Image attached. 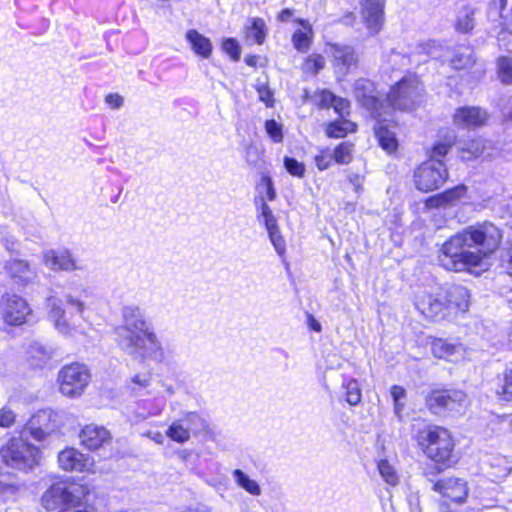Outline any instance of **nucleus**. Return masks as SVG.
Returning a JSON list of instances; mask_svg holds the SVG:
<instances>
[{"label": "nucleus", "mask_w": 512, "mask_h": 512, "mask_svg": "<svg viewBox=\"0 0 512 512\" xmlns=\"http://www.w3.org/2000/svg\"><path fill=\"white\" fill-rule=\"evenodd\" d=\"M502 238V231L491 222L468 226L443 243L438 255L439 264L455 272L479 266L496 251Z\"/></svg>", "instance_id": "f257e3e1"}, {"label": "nucleus", "mask_w": 512, "mask_h": 512, "mask_svg": "<svg viewBox=\"0 0 512 512\" xmlns=\"http://www.w3.org/2000/svg\"><path fill=\"white\" fill-rule=\"evenodd\" d=\"M121 315L122 324L115 329L118 347L133 358L162 362V342L143 309L138 305H126Z\"/></svg>", "instance_id": "f03ea898"}, {"label": "nucleus", "mask_w": 512, "mask_h": 512, "mask_svg": "<svg viewBox=\"0 0 512 512\" xmlns=\"http://www.w3.org/2000/svg\"><path fill=\"white\" fill-rule=\"evenodd\" d=\"M87 491L76 484L57 482L42 495V505L48 512H95L87 504Z\"/></svg>", "instance_id": "7ed1b4c3"}, {"label": "nucleus", "mask_w": 512, "mask_h": 512, "mask_svg": "<svg viewBox=\"0 0 512 512\" xmlns=\"http://www.w3.org/2000/svg\"><path fill=\"white\" fill-rule=\"evenodd\" d=\"M47 319L62 335L71 336L77 331L73 315H82L86 309L85 303L75 293L69 291L63 299L50 295L45 300Z\"/></svg>", "instance_id": "20e7f679"}, {"label": "nucleus", "mask_w": 512, "mask_h": 512, "mask_svg": "<svg viewBox=\"0 0 512 512\" xmlns=\"http://www.w3.org/2000/svg\"><path fill=\"white\" fill-rule=\"evenodd\" d=\"M414 439L431 460L447 463L452 459L455 443L448 429L438 425H424L416 431Z\"/></svg>", "instance_id": "39448f33"}, {"label": "nucleus", "mask_w": 512, "mask_h": 512, "mask_svg": "<svg viewBox=\"0 0 512 512\" xmlns=\"http://www.w3.org/2000/svg\"><path fill=\"white\" fill-rule=\"evenodd\" d=\"M26 435L21 431L19 437H12L0 448L3 463L25 473L39 466L42 458L41 450L27 442L24 438Z\"/></svg>", "instance_id": "423d86ee"}, {"label": "nucleus", "mask_w": 512, "mask_h": 512, "mask_svg": "<svg viewBox=\"0 0 512 512\" xmlns=\"http://www.w3.org/2000/svg\"><path fill=\"white\" fill-rule=\"evenodd\" d=\"M423 100V86L415 74H408L398 81L386 97L384 110L411 111L416 109Z\"/></svg>", "instance_id": "0eeeda50"}, {"label": "nucleus", "mask_w": 512, "mask_h": 512, "mask_svg": "<svg viewBox=\"0 0 512 512\" xmlns=\"http://www.w3.org/2000/svg\"><path fill=\"white\" fill-rule=\"evenodd\" d=\"M90 380L91 374L88 367L78 362L62 367L57 378L60 392L69 398L81 396Z\"/></svg>", "instance_id": "6e6552de"}, {"label": "nucleus", "mask_w": 512, "mask_h": 512, "mask_svg": "<svg viewBox=\"0 0 512 512\" xmlns=\"http://www.w3.org/2000/svg\"><path fill=\"white\" fill-rule=\"evenodd\" d=\"M448 171L442 160H427L414 172V182L418 190L429 192L438 189L446 181Z\"/></svg>", "instance_id": "1a4fd4ad"}, {"label": "nucleus", "mask_w": 512, "mask_h": 512, "mask_svg": "<svg viewBox=\"0 0 512 512\" xmlns=\"http://www.w3.org/2000/svg\"><path fill=\"white\" fill-rule=\"evenodd\" d=\"M62 425V415L52 409L36 412L25 424L22 431L36 441H44Z\"/></svg>", "instance_id": "9d476101"}, {"label": "nucleus", "mask_w": 512, "mask_h": 512, "mask_svg": "<svg viewBox=\"0 0 512 512\" xmlns=\"http://www.w3.org/2000/svg\"><path fill=\"white\" fill-rule=\"evenodd\" d=\"M415 307L426 318L433 320H442L450 316L451 306L446 305L445 290L442 288L420 291L415 297Z\"/></svg>", "instance_id": "9b49d317"}, {"label": "nucleus", "mask_w": 512, "mask_h": 512, "mask_svg": "<svg viewBox=\"0 0 512 512\" xmlns=\"http://www.w3.org/2000/svg\"><path fill=\"white\" fill-rule=\"evenodd\" d=\"M32 314V309L26 299L6 293L1 298V316L5 323L11 326L24 324Z\"/></svg>", "instance_id": "f8f14e48"}, {"label": "nucleus", "mask_w": 512, "mask_h": 512, "mask_svg": "<svg viewBox=\"0 0 512 512\" xmlns=\"http://www.w3.org/2000/svg\"><path fill=\"white\" fill-rule=\"evenodd\" d=\"M443 56V47L436 41H427L416 45L409 56L402 55L399 52H391L389 62L399 67L407 66L411 63L419 64L425 62L427 58H440Z\"/></svg>", "instance_id": "ddd939ff"}, {"label": "nucleus", "mask_w": 512, "mask_h": 512, "mask_svg": "<svg viewBox=\"0 0 512 512\" xmlns=\"http://www.w3.org/2000/svg\"><path fill=\"white\" fill-rule=\"evenodd\" d=\"M58 465L62 470L68 472H95L94 459L73 447L66 448L59 452Z\"/></svg>", "instance_id": "4468645a"}, {"label": "nucleus", "mask_w": 512, "mask_h": 512, "mask_svg": "<svg viewBox=\"0 0 512 512\" xmlns=\"http://www.w3.org/2000/svg\"><path fill=\"white\" fill-rule=\"evenodd\" d=\"M354 92L358 102L371 112L374 118H383L386 111L384 110V103L380 101L374 89V84L368 79H359L354 84Z\"/></svg>", "instance_id": "2eb2a0df"}, {"label": "nucleus", "mask_w": 512, "mask_h": 512, "mask_svg": "<svg viewBox=\"0 0 512 512\" xmlns=\"http://www.w3.org/2000/svg\"><path fill=\"white\" fill-rule=\"evenodd\" d=\"M487 18L499 34L508 33L512 38V0H492L487 9Z\"/></svg>", "instance_id": "dca6fc26"}, {"label": "nucleus", "mask_w": 512, "mask_h": 512, "mask_svg": "<svg viewBox=\"0 0 512 512\" xmlns=\"http://www.w3.org/2000/svg\"><path fill=\"white\" fill-rule=\"evenodd\" d=\"M384 0H362L361 18L371 35L378 34L384 22Z\"/></svg>", "instance_id": "f3484780"}, {"label": "nucleus", "mask_w": 512, "mask_h": 512, "mask_svg": "<svg viewBox=\"0 0 512 512\" xmlns=\"http://www.w3.org/2000/svg\"><path fill=\"white\" fill-rule=\"evenodd\" d=\"M325 52L332 58V65L337 73L345 75L357 64V56L352 47L340 44H328Z\"/></svg>", "instance_id": "a211bd4d"}, {"label": "nucleus", "mask_w": 512, "mask_h": 512, "mask_svg": "<svg viewBox=\"0 0 512 512\" xmlns=\"http://www.w3.org/2000/svg\"><path fill=\"white\" fill-rule=\"evenodd\" d=\"M43 264L53 271H73L79 269L71 253L64 249H50L43 252Z\"/></svg>", "instance_id": "6ab92c4d"}, {"label": "nucleus", "mask_w": 512, "mask_h": 512, "mask_svg": "<svg viewBox=\"0 0 512 512\" xmlns=\"http://www.w3.org/2000/svg\"><path fill=\"white\" fill-rule=\"evenodd\" d=\"M432 354L439 358L450 362H457L466 355V348L458 342H448L444 339L437 338L431 343Z\"/></svg>", "instance_id": "aec40b11"}, {"label": "nucleus", "mask_w": 512, "mask_h": 512, "mask_svg": "<svg viewBox=\"0 0 512 512\" xmlns=\"http://www.w3.org/2000/svg\"><path fill=\"white\" fill-rule=\"evenodd\" d=\"M434 490L458 503L465 501L468 494L466 482L458 478L441 479L434 484Z\"/></svg>", "instance_id": "412c9836"}, {"label": "nucleus", "mask_w": 512, "mask_h": 512, "mask_svg": "<svg viewBox=\"0 0 512 512\" xmlns=\"http://www.w3.org/2000/svg\"><path fill=\"white\" fill-rule=\"evenodd\" d=\"M488 119L486 111L479 107L458 108L454 114L455 125L463 128H474L483 125Z\"/></svg>", "instance_id": "4be33fe9"}, {"label": "nucleus", "mask_w": 512, "mask_h": 512, "mask_svg": "<svg viewBox=\"0 0 512 512\" xmlns=\"http://www.w3.org/2000/svg\"><path fill=\"white\" fill-rule=\"evenodd\" d=\"M445 301L450 308V316L458 313H465L470 306L469 290L460 285H456L445 291Z\"/></svg>", "instance_id": "5701e85b"}, {"label": "nucleus", "mask_w": 512, "mask_h": 512, "mask_svg": "<svg viewBox=\"0 0 512 512\" xmlns=\"http://www.w3.org/2000/svg\"><path fill=\"white\" fill-rule=\"evenodd\" d=\"M110 439V432L105 427L95 424L86 425L80 433L81 443L91 450L100 448Z\"/></svg>", "instance_id": "b1692460"}, {"label": "nucleus", "mask_w": 512, "mask_h": 512, "mask_svg": "<svg viewBox=\"0 0 512 512\" xmlns=\"http://www.w3.org/2000/svg\"><path fill=\"white\" fill-rule=\"evenodd\" d=\"M4 269L14 282L21 286L27 285L37 277L35 271L23 260H9Z\"/></svg>", "instance_id": "393cba45"}, {"label": "nucleus", "mask_w": 512, "mask_h": 512, "mask_svg": "<svg viewBox=\"0 0 512 512\" xmlns=\"http://www.w3.org/2000/svg\"><path fill=\"white\" fill-rule=\"evenodd\" d=\"M512 471V461L505 456H492L488 461L487 475L496 482L506 478Z\"/></svg>", "instance_id": "a878e982"}, {"label": "nucleus", "mask_w": 512, "mask_h": 512, "mask_svg": "<svg viewBox=\"0 0 512 512\" xmlns=\"http://www.w3.org/2000/svg\"><path fill=\"white\" fill-rule=\"evenodd\" d=\"M52 357L53 350L39 342H32L27 349V360L34 368H42Z\"/></svg>", "instance_id": "bb28decb"}, {"label": "nucleus", "mask_w": 512, "mask_h": 512, "mask_svg": "<svg viewBox=\"0 0 512 512\" xmlns=\"http://www.w3.org/2000/svg\"><path fill=\"white\" fill-rule=\"evenodd\" d=\"M295 22L301 25L302 29L296 30L292 35L293 47L299 52H306L309 50L312 38L313 30L308 21L304 19H295Z\"/></svg>", "instance_id": "cd10ccee"}, {"label": "nucleus", "mask_w": 512, "mask_h": 512, "mask_svg": "<svg viewBox=\"0 0 512 512\" xmlns=\"http://www.w3.org/2000/svg\"><path fill=\"white\" fill-rule=\"evenodd\" d=\"M186 40L195 54L209 58L212 53V44L209 38L200 34L197 30L191 29L186 33Z\"/></svg>", "instance_id": "c85d7f7f"}, {"label": "nucleus", "mask_w": 512, "mask_h": 512, "mask_svg": "<svg viewBox=\"0 0 512 512\" xmlns=\"http://www.w3.org/2000/svg\"><path fill=\"white\" fill-rule=\"evenodd\" d=\"M231 474L235 484L251 496L257 497L262 494L260 484L252 479L245 471L234 469Z\"/></svg>", "instance_id": "c756f323"}, {"label": "nucleus", "mask_w": 512, "mask_h": 512, "mask_svg": "<svg viewBox=\"0 0 512 512\" xmlns=\"http://www.w3.org/2000/svg\"><path fill=\"white\" fill-rule=\"evenodd\" d=\"M456 136L453 131H447L428 151V160H442L455 144Z\"/></svg>", "instance_id": "7c9ffc66"}, {"label": "nucleus", "mask_w": 512, "mask_h": 512, "mask_svg": "<svg viewBox=\"0 0 512 512\" xmlns=\"http://www.w3.org/2000/svg\"><path fill=\"white\" fill-rule=\"evenodd\" d=\"M374 129L380 146L388 153L394 152L398 145L395 132L385 126L381 120L378 121Z\"/></svg>", "instance_id": "2f4dec72"}, {"label": "nucleus", "mask_w": 512, "mask_h": 512, "mask_svg": "<svg viewBox=\"0 0 512 512\" xmlns=\"http://www.w3.org/2000/svg\"><path fill=\"white\" fill-rule=\"evenodd\" d=\"M341 387L346 402L351 406H356L361 402L362 391L358 380L344 376Z\"/></svg>", "instance_id": "473e14b6"}, {"label": "nucleus", "mask_w": 512, "mask_h": 512, "mask_svg": "<svg viewBox=\"0 0 512 512\" xmlns=\"http://www.w3.org/2000/svg\"><path fill=\"white\" fill-rule=\"evenodd\" d=\"M246 40L250 43L262 44L266 38V25L263 19L253 18L245 27Z\"/></svg>", "instance_id": "72a5a7b5"}, {"label": "nucleus", "mask_w": 512, "mask_h": 512, "mask_svg": "<svg viewBox=\"0 0 512 512\" xmlns=\"http://www.w3.org/2000/svg\"><path fill=\"white\" fill-rule=\"evenodd\" d=\"M460 157L463 160H471L482 155L485 149V141L481 138L472 139L459 146Z\"/></svg>", "instance_id": "f704fd0d"}, {"label": "nucleus", "mask_w": 512, "mask_h": 512, "mask_svg": "<svg viewBox=\"0 0 512 512\" xmlns=\"http://www.w3.org/2000/svg\"><path fill=\"white\" fill-rule=\"evenodd\" d=\"M447 413H461L468 405L467 395L461 390H446Z\"/></svg>", "instance_id": "c9c22d12"}, {"label": "nucleus", "mask_w": 512, "mask_h": 512, "mask_svg": "<svg viewBox=\"0 0 512 512\" xmlns=\"http://www.w3.org/2000/svg\"><path fill=\"white\" fill-rule=\"evenodd\" d=\"M447 398L445 391H434L426 398V406L430 412L435 415H444L447 413Z\"/></svg>", "instance_id": "e433bc0d"}, {"label": "nucleus", "mask_w": 512, "mask_h": 512, "mask_svg": "<svg viewBox=\"0 0 512 512\" xmlns=\"http://www.w3.org/2000/svg\"><path fill=\"white\" fill-rule=\"evenodd\" d=\"M255 206L257 211V218L264 223L265 228H273L274 225H277V219L265 201L264 196L260 195L259 197L255 198Z\"/></svg>", "instance_id": "4c0bfd02"}, {"label": "nucleus", "mask_w": 512, "mask_h": 512, "mask_svg": "<svg viewBox=\"0 0 512 512\" xmlns=\"http://www.w3.org/2000/svg\"><path fill=\"white\" fill-rule=\"evenodd\" d=\"M377 470L386 484L390 486L398 485L400 476L394 465L387 459H380L377 461Z\"/></svg>", "instance_id": "58836bf2"}, {"label": "nucleus", "mask_w": 512, "mask_h": 512, "mask_svg": "<svg viewBox=\"0 0 512 512\" xmlns=\"http://www.w3.org/2000/svg\"><path fill=\"white\" fill-rule=\"evenodd\" d=\"M177 421L183 422V426L188 429L190 436L200 432L206 426L204 418L199 413L193 411L184 413Z\"/></svg>", "instance_id": "ea45409f"}, {"label": "nucleus", "mask_w": 512, "mask_h": 512, "mask_svg": "<svg viewBox=\"0 0 512 512\" xmlns=\"http://www.w3.org/2000/svg\"><path fill=\"white\" fill-rule=\"evenodd\" d=\"M356 125L349 120H337L328 124L326 134L330 138H343L348 132H353Z\"/></svg>", "instance_id": "a19ab883"}, {"label": "nucleus", "mask_w": 512, "mask_h": 512, "mask_svg": "<svg viewBox=\"0 0 512 512\" xmlns=\"http://www.w3.org/2000/svg\"><path fill=\"white\" fill-rule=\"evenodd\" d=\"M474 64L473 51L468 47H459L451 59V65L454 69H467Z\"/></svg>", "instance_id": "79ce46f5"}, {"label": "nucleus", "mask_w": 512, "mask_h": 512, "mask_svg": "<svg viewBox=\"0 0 512 512\" xmlns=\"http://www.w3.org/2000/svg\"><path fill=\"white\" fill-rule=\"evenodd\" d=\"M325 63L324 56L312 53L305 58L301 70L306 75L316 76L325 67Z\"/></svg>", "instance_id": "37998d69"}, {"label": "nucleus", "mask_w": 512, "mask_h": 512, "mask_svg": "<svg viewBox=\"0 0 512 512\" xmlns=\"http://www.w3.org/2000/svg\"><path fill=\"white\" fill-rule=\"evenodd\" d=\"M354 145L344 141L338 144L332 151L334 162L339 165H347L353 159Z\"/></svg>", "instance_id": "c03bdc74"}, {"label": "nucleus", "mask_w": 512, "mask_h": 512, "mask_svg": "<svg viewBox=\"0 0 512 512\" xmlns=\"http://www.w3.org/2000/svg\"><path fill=\"white\" fill-rule=\"evenodd\" d=\"M466 193H467L466 186L459 185V186H456L452 189H449V190L443 192L439 196L438 201L440 202V204H443V205H453L458 201H462V202L466 203V201H465Z\"/></svg>", "instance_id": "a18cd8bd"}, {"label": "nucleus", "mask_w": 512, "mask_h": 512, "mask_svg": "<svg viewBox=\"0 0 512 512\" xmlns=\"http://www.w3.org/2000/svg\"><path fill=\"white\" fill-rule=\"evenodd\" d=\"M166 436L172 441L183 444L190 440L191 436L188 433V429L184 428L183 422H178L177 419L172 421L169 425Z\"/></svg>", "instance_id": "49530a36"}, {"label": "nucleus", "mask_w": 512, "mask_h": 512, "mask_svg": "<svg viewBox=\"0 0 512 512\" xmlns=\"http://www.w3.org/2000/svg\"><path fill=\"white\" fill-rule=\"evenodd\" d=\"M474 11L469 7L462 8L457 15L456 29L467 33L474 28Z\"/></svg>", "instance_id": "de8ad7c7"}, {"label": "nucleus", "mask_w": 512, "mask_h": 512, "mask_svg": "<svg viewBox=\"0 0 512 512\" xmlns=\"http://www.w3.org/2000/svg\"><path fill=\"white\" fill-rule=\"evenodd\" d=\"M142 405L146 410V414H143V417L158 416L165 409L166 397L164 395H155L151 400H144Z\"/></svg>", "instance_id": "09e8293b"}, {"label": "nucleus", "mask_w": 512, "mask_h": 512, "mask_svg": "<svg viewBox=\"0 0 512 512\" xmlns=\"http://www.w3.org/2000/svg\"><path fill=\"white\" fill-rule=\"evenodd\" d=\"M498 75L503 83H512V58L500 57L497 62Z\"/></svg>", "instance_id": "8fccbe9b"}, {"label": "nucleus", "mask_w": 512, "mask_h": 512, "mask_svg": "<svg viewBox=\"0 0 512 512\" xmlns=\"http://www.w3.org/2000/svg\"><path fill=\"white\" fill-rule=\"evenodd\" d=\"M266 230L268 232L269 239H270L272 245L274 246L276 252L279 255H283L286 250V245H285V240L280 233L278 224L274 225L273 228L271 227V229H270V227L266 228Z\"/></svg>", "instance_id": "3c124183"}, {"label": "nucleus", "mask_w": 512, "mask_h": 512, "mask_svg": "<svg viewBox=\"0 0 512 512\" xmlns=\"http://www.w3.org/2000/svg\"><path fill=\"white\" fill-rule=\"evenodd\" d=\"M258 190L262 196H264L265 201H274L276 198V191L274 189L273 181L270 176L262 175L261 183L258 186Z\"/></svg>", "instance_id": "603ef678"}, {"label": "nucleus", "mask_w": 512, "mask_h": 512, "mask_svg": "<svg viewBox=\"0 0 512 512\" xmlns=\"http://www.w3.org/2000/svg\"><path fill=\"white\" fill-rule=\"evenodd\" d=\"M314 161L320 171L327 170L334 161L332 151L329 148H321L315 155Z\"/></svg>", "instance_id": "864d4df0"}, {"label": "nucleus", "mask_w": 512, "mask_h": 512, "mask_svg": "<svg viewBox=\"0 0 512 512\" xmlns=\"http://www.w3.org/2000/svg\"><path fill=\"white\" fill-rule=\"evenodd\" d=\"M284 167L289 174L299 178L303 177L306 171L303 163L288 156L284 157Z\"/></svg>", "instance_id": "5fc2aeb1"}, {"label": "nucleus", "mask_w": 512, "mask_h": 512, "mask_svg": "<svg viewBox=\"0 0 512 512\" xmlns=\"http://www.w3.org/2000/svg\"><path fill=\"white\" fill-rule=\"evenodd\" d=\"M265 131L275 143H280L283 140L282 124L278 123L274 119L267 120L265 122Z\"/></svg>", "instance_id": "6e6d98bb"}, {"label": "nucleus", "mask_w": 512, "mask_h": 512, "mask_svg": "<svg viewBox=\"0 0 512 512\" xmlns=\"http://www.w3.org/2000/svg\"><path fill=\"white\" fill-rule=\"evenodd\" d=\"M498 395L505 401H512V369L504 374L503 385L498 391Z\"/></svg>", "instance_id": "4d7b16f0"}, {"label": "nucleus", "mask_w": 512, "mask_h": 512, "mask_svg": "<svg viewBox=\"0 0 512 512\" xmlns=\"http://www.w3.org/2000/svg\"><path fill=\"white\" fill-rule=\"evenodd\" d=\"M222 49L231 57L232 60L238 61L240 58V47L234 38H227L222 42Z\"/></svg>", "instance_id": "13d9d810"}, {"label": "nucleus", "mask_w": 512, "mask_h": 512, "mask_svg": "<svg viewBox=\"0 0 512 512\" xmlns=\"http://www.w3.org/2000/svg\"><path fill=\"white\" fill-rule=\"evenodd\" d=\"M152 377L149 373L136 374L132 377L131 383L134 391L146 389L151 386Z\"/></svg>", "instance_id": "bf43d9fd"}, {"label": "nucleus", "mask_w": 512, "mask_h": 512, "mask_svg": "<svg viewBox=\"0 0 512 512\" xmlns=\"http://www.w3.org/2000/svg\"><path fill=\"white\" fill-rule=\"evenodd\" d=\"M259 100L264 102L266 106L272 107L274 103L273 92L265 83H258L256 87Z\"/></svg>", "instance_id": "052dcab7"}, {"label": "nucleus", "mask_w": 512, "mask_h": 512, "mask_svg": "<svg viewBox=\"0 0 512 512\" xmlns=\"http://www.w3.org/2000/svg\"><path fill=\"white\" fill-rule=\"evenodd\" d=\"M16 492L17 487L14 484L0 479V500L7 501L14 497Z\"/></svg>", "instance_id": "680f3d73"}, {"label": "nucleus", "mask_w": 512, "mask_h": 512, "mask_svg": "<svg viewBox=\"0 0 512 512\" xmlns=\"http://www.w3.org/2000/svg\"><path fill=\"white\" fill-rule=\"evenodd\" d=\"M318 104L323 108L332 107L336 95L329 90H321L316 94Z\"/></svg>", "instance_id": "e2e57ef3"}, {"label": "nucleus", "mask_w": 512, "mask_h": 512, "mask_svg": "<svg viewBox=\"0 0 512 512\" xmlns=\"http://www.w3.org/2000/svg\"><path fill=\"white\" fill-rule=\"evenodd\" d=\"M16 414L8 407L0 410V427L8 428L15 423Z\"/></svg>", "instance_id": "0e129e2a"}, {"label": "nucleus", "mask_w": 512, "mask_h": 512, "mask_svg": "<svg viewBox=\"0 0 512 512\" xmlns=\"http://www.w3.org/2000/svg\"><path fill=\"white\" fill-rule=\"evenodd\" d=\"M332 108L339 116L344 117L349 114L350 103L348 100L336 96Z\"/></svg>", "instance_id": "69168bd1"}, {"label": "nucleus", "mask_w": 512, "mask_h": 512, "mask_svg": "<svg viewBox=\"0 0 512 512\" xmlns=\"http://www.w3.org/2000/svg\"><path fill=\"white\" fill-rule=\"evenodd\" d=\"M406 501L410 512H421L420 497L418 493L411 492L407 494Z\"/></svg>", "instance_id": "338daca9"}, {"label": "nucleus", "mask_w": 512, "mask_h": 512, "mask_svg": "<svg viewBox=\"0 0 512 512\" xmlns=\"http://www.w3.org/2000/svg\"><path fill=\"white\" fill-rule=\"evenodd\" d=\"M154 391L156 392V395H163L162 393L165 392L167 394V396L170 397V396L174 395L175 388L173 385L168 384L167 382L161 380V381L157 382V385H156V388L154 389Z\"/></svg>", "instance_id": "774afa93"}]
</instances>
